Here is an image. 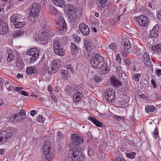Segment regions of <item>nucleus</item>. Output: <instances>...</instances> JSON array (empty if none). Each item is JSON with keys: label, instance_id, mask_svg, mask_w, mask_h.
Wrapping results in <instances>:
<instances>
[{"label": "nucleus", "instance_id": "nucleus-3", "mask_svg": "<svg viewBox=\"0 0 161 161\" xmlns=\"http://www.w3.org/2000/svg\"><path fill=\"white\" fill-rule=\"evenodd\" d=\"M91 64L94 68L101 69L104 65V59L102 56L97 54L92 58Z\"/></svg>", "mask_w": 161, "mask_h": 161}, {"label": "nucleus", "instance_id": "nucleus-31", "mask_svg": "<svg viewBox=\"0 0 161 161\" xmlns=\"http://www.w3.org/2000/svg\"><path fill=\"white\" fill-rule=\"evenodd\" d=\"M90 120L97 126L101 127L103 125L101 122L99 121L94 117L91 118Z\"/></svg>", "mask_w": 161, "mask_h": 161}, {"label": "nucleus", "instance_id": "nucleus-17", "mask_svg": "<svg viewBox=\"0 0 161 161\" xmlns=\"http://www.w3.org/2000/svg\"><path fill=\"white\" fill-rule=\"evenodd\" d=\"M49 35L48 33L45 31L43 33H42L41 34L39 35V37L41 41H46L48 39Z\"/></svg>", "mask_w": 161, "mask_h": 161}, {"label": "nucleus", "instance_id": "nucleus-39", "mask_svg": "<svg viewBox=\"0 0 161 161\" xmlns=\"http://www.w3.org/2000/svg\"><path fill=\"white\" fill-rule=\"evenodd\" d=\"M54 70H54V69L53 68V67L52 66L50 67H48L47 68V72L49 74L55 73L56 71Z\"/></svg>", "mask_w": 161, "mask_h": 161}, {"label": "nucleus", "instance_id": "nucleus-10", "mask_svg": "<svg viewBox=\"0 0 161 161\" xmlns=\"http://www.w3.org/2000/svg\"><path fill=\"white\" fill-rule=\"evenodd\" d=\"M71 140L72 142L75 145L81 144L84 142V140L81 137L77 136L76 134H75L72 135Z\"/></svg>", "mask_w": 161, "mask_h": 161}, {"label": "nucleus", "instance_id": "nucleus-13", "mask_svg": "<svg viewBox=\"0 0 161 161\" xmlns=\"http://www.w3.org/2000/svg\"><path fill=\"white\" fill-rule=\"evenodd\" d=\"M143 62L146 65L150 66L151 62L149 54L147 53H144L143 54Z\"/></svg>", "mask_w": 161, "mask_h": 161}, {"label": "nucleus", "instance_id": "nucleus-29", "mask_svg": "<svg viewBox=\"0 0 161 161\" xmlns=\"http://www.w3.org/2000/svg\"><path fill=\"white\" fill-rule=\"evenodd\" d=\"M71 51L72 53L76 54L78 52V47L74 43H71Z\"/></svg>", "mask_w": 161, "mask_h": 161}, {"label": "nucleus", "instance_id": "nucleus-27", "mask_svg": "<svg viewBox=\"0 0 161 161\" xmlns=\"http://www.w3.org/2000/svg\"><path fill=\"white\" fill-rule=\"evenodd\" d=\"M151 50L154 52H161V44H158L153 45L151 47Z\"/></svg>", "mask_w": 161, "mask_h": 161}, {"label": "nucleus", "instance_id": "nucleus-56", "mask_svg": "<svg viewBox=\"0 0 161 161\" xmlns=\"http://www.w3.org/2000/svg\"><path fill=\"white\" fill-rule=\"evenodd\" d=\"M151 83H152V84L153 85L154 88H155L156 87H157L156 84L154 80L153 79H152L151 80Z\"/></svg>", "mask_w": 161, "mask_h": 161}, {"label": "nucleus", "instance_id": "nucleus-15", "mask_svg": "<svg viewBox=\"0 0 161 161\" xmlns=\"http://www.w3.org/2000/svg\"><path fill=\"white\" fill-rule=\"evenodd\" d=\"M116 44L112 43L110 44L108 48H107V52L110 56L112 54L113 51L116 50Z\"/></svg>", "mask_w": 161, "mask_h": 161}, {"label": "nucleus", "instance_id": "nucleus-36", "mask_svg": "<svg viewBox=\"0 0 161 161\" xmlns=\"http://www.w3.org/2000/svg\"><path fill=\"white\" fill-rule=\"evenodd\" d=\"M72 89L74 91H81L82 89V87L79 85H74L72 86Z\"/></svg>", "mask_w": 161, "mask_h": 161}, {"label": "nucleus", "instance_id": "nucleus-14", "mask_svg": "<svg viewBox=\"0 0 161 161\" xmlns=\"http://www.w3.org/2000/svg\"><path fill=\"white\" fill-rule=\"evenodd\" d=\"M84 44L85 48L87 52H91L93 47L92 44L86 39L84 41Z\"/></svg>", "mask_w": 161, "mask_h": 161}, {"label": "nucleus", "instance_id": "nucleus-22", "mask_svg": "<svg viewBox=\"0 0 161 161\" xmlns=\"http://www.w3.org/2000/svg\"><path fill=\"white\" fill-rule=\"evenodd\" d=\"M60 61L59 60H54L53 61L51 66L56 72L60 66Z\"/></svg>", "mask_w": 161, "mask_h": 161}, {"label": "nucleus", "instance_id": "nucleus-34", "mask_svg": "<svg viewBox=\"0 0 161 161\" xmlns=\"http://www.w3.org/2000/svg\"><path fill=\"white\" fill-rule=\"evenodd\" d=\"M24 118L25 117H24L23 116H21L19 114H16L14 117V119L16 120V121L17 120L20 121L24 119Z\"/></svg>", "mask_w": 161, "mask_h": 161}, {"label": "nucleus", "instance_id": "nucleus-50", "mask_svg": "<svg viewBox=\"0 0 161 161\" xmlns=\"http://www.w3.org/2000/svg\"><path fill=\"white\" fill-rule=\"evenodd\" d=\"M14 119H14V117H11L8 118V120L11 123H14Z\"/></svg>", "mask_w": 161, "mask_h": 161}, {"label": "nucleus", "instance_id": "nucleus-64", "mask_svg": "<svg viewBox=\"0 0 161 161\" xmlns=\"http://www.w3.org/2000/svg\"><path fill=\"white\" fill-rule=\"evenodd\" d=\"M156 73L158 75H161V69H157L156 71Z\"/></svg>", "mask_w": 161, "mask_h": 161}, {"label": "nucleus", "instance_id": "nucleus-54", "mask_svg": "<svg viewBox=\"0 0 161 161\" xmlns=\"http://www.w3.org/2000/svg\"><path fill=\"white\" fill-rule=\"evenodd\" d=\"M20 93L21 94L25 96H28L29 95V94L28 93L24 91H20Z\"/></svg>", "mask_w": 161, "mask_h": 161}, {"label": "nucleus", "instance_id": "nucleus-11", "mask_svg": "<svg viewBox=\"0 0 161 161\" xmlns=\"http://www.w3.org/2000/svg\"><path fill=\"white\" fill-rule=\"evenodd\" d=\"M79 29L81 33L85 35H87L90 33L88 27L84 23H82L79 25Z\"/></svg>", "mask_w": 161, "mask_h": 161}, {"label": "nucleus", "instance_id": "nucleus-38", "mask_svg": "<svg viewBox=\"0 0 161 161\" xmlns=\"http://www.w3.org/2000/svg\"><path fill=\"white\" fill-rule=\"evenodd\" d=\"M23 33L21 32V31H17L14 32L13 35L14 37L15 38L18 37H19L23 35Z\"/></svg>", "mask_w": 161, "mask_h": 161}, {"label": "nucleus", "instance_id": "nucleus-42", "mask_svg": "<svg viewBox=\"0 0 161 161\" xmlns=\"http://www.w3.org/2000/svg\"><path fill=\"white\" fill-rule=\"evenodd\" d=\"M141 76V75L140 74H135L133 76V79L136 81H138L139 78Z\"/></svg>", "mask_w": 161, "mask_h": 161}, {"label": "nucleus", "instance_id": "nucleus-35", "mask_svg": "<svg viewBox=\"0 0 161 161\" xmlns=\"http://www.w3.org/2000/svg\"><path fill=\"white\" fill-rule=\"evenodd\" d=\"M109 68L108 65H105L102 69V72L103 74H107L108 73Z\"/></svg>", "mask_w": 161, "mask_h": 161}, {"label": "nucleus", "instance_id": "nucleus-32", "mask_svg": "<svg viewBox=\"0 0 161 161\" xmlns=\"http://www.w3.org/2000/svg\"><path fill=\"white\" fill-rule=\"evenodd\" d=\"M45 156L46 159L49 161H50L53 158V153L50 152L47 153H45Z\"/></svg>", "mask_w": 161, "mask_h": 161}, {"label": "nucleus", "instance_id": "nucleus-53", "mask_svg": "<svg viewBox=\"0 0 161 161\" xmlns=\"http://www.w3.org/2000/svg\"><path fill=\"white\" fill-rule=\"evenodd\" d=\"M37 111L36 110H32L30 114L32 116H33L34 115L36 114H37Z\"/></svg>", "mask_w": 161, "mask_h": 161}, {"label": "nucleus", "instance_id": "nucleus-2", "mask_svg": "<svg viewBox=\"0 0 161 161\" xmlns=\"http://www.w3.org/2000/svg\"><path fill=\"white\" fill-rule=\"evenodd\" d=\"M68 155L73 161H82L84 159L83 153L78 148L69 150Z\"/></svg>", "mask_w": 161, "mask_h": 161}, {"label": "nucleus", "instance_id": "nucleus-47", "mask_svg": "<svg viewBox=\"0 0 161 161\" xmlns=\"http://www.w3.org/2000/svg\"><path fill=\"white\" fill-rule=\"evenodd\" d=\"M115 161H126L124 158L120 157L116 158Z\"/></svg>", "mask_w": 161, "mask_h": 161}, {"label": "nucleus", "instance_id": "nucleus-51", "mask_svg": "<svg viewBox=\"0 0 161 161\" xmlns=\"http://www.w3.org/2000/svg\"><path fill=\"white\" fill-rule=\"evenodd\" d=\"M95 80L97 82H99L101 80V78L98 76H96L94 78Z\"/></svg>", "mask_w": 161, "mask_h": 161}, {"label": "nucleus", "instance_id": "nucleus-44", "mask_svg": "<svg viewBox=\"0 0 161 161\" xmlns=\"http://www.w3.org/2000/svg\"><path fill=\"white\" fill-rule=\"evenodd\" d=\"M67 70L69 71V72H71L72 73H73L74 70L71 64H68L67 66Z\"/></svg>", "mask_w": 161, "mask_h": 161}, {"label": "nucleus", "instance_id": "nucleus-52", "mask_svg": "<svg viewBox=\"0 0 161 161\" xmlns=\"http://www.w3.org/2000/svg\"><path fill=\"white\" fill-rule=\"evenodd\" d=\"M124 62L127 65H129L130 64V61L128 58L126 59L125 60Z\"/></svg>", "mask_w": 161, "mask_h": 161}, {"label": "nucleus", "instance_id": "nucleus-30", "mask_svg": "<svg viewBox=\"0 0 161 161\" xmlns=\"http://www.w3.org/2000/svg\"><path fill=\"white\" fill-rule=\"evenodd\" d=\"M51 144L50 142L48 140L45 141L44 142V145L42 147V150H43L44 152L46 150V148L51 149Z\"/></svg>", "mask_w": 161, "mask_h": 161}, {"label": "nucleus", "instance_id": "nucleus-58", "mask_svg": "<svg viewBox=\"0 0 161 161\" xmlns=\"http://www.w3.org/2000/svg\"><path fill=\"white\" fill-rule=\"evenodd\" d=\"M52 12L54 14L57 15L58 14V12L55 8H53V9Z\"/></svg>", "mask_w": 161, "mask_h": 161}, {"label": "nucleus", "instance_id": "nucleus-46", "mask_svg": "<svg viewBox=\"0 0 161 161\" xmlns=\"http://www.w3.org/2000/svg\"><path fill=\"white\" fill-rule=\"evenodd\" d=\"M70 15L71 17H69V18L72 21H75L77 20V16L76 15H75V14H74V17H73V15L72 16H71V14H70Z\"/></svg>", "mask_w": 161, "mask_h": 161}, {"label": "nucleus", "instance_id": "nucleus-23", "mask_svg": "<svg viewBox=\"0 0 161 161\" xmlns=\"http://www.w3.org/2000/svg\"><path fill=\"white\" fill-rule=\"evenodd\" d=\"M110 82L112 85L115 86H118L121 85V82L114 77L111 78L110 79Z\"/></svg>", "mask_w": 161, "mask_h": 161}, {"label": "nucleus", "instance_id": "nucleus-28", "mask_svg": "<svg viewBox=\"0 0 161 161\" xmlns=\"http://www.w3.org/2000/svg\"><path fill=\"white\" fill-rule=\"evenodd\" d=\"M69 71L68 70L62 69L61 70V73L62 75V77L65 80H67L69 76Z\"/></svg>", "mask_w": 161, "mask_h": 161}, {"label": "nucleus", "instance_id": "nucleus-20", "mask_svg": "<svg viewBox=\"0 0 161 161\" xmlns=\"http://www.w3.org/2000/svg\"><path fill=\"white\" fill-rule=\"evenodd\" d=\"M8 31V28L7 25H0V34L3 35L6 34Z\"/></svg>", "mask_w": 161, "mask_h": 161}, {"label": "nucleus", "instance_id": "nucleus-16", "mask_svg": "<svg viewBox=\"0 0 161 161\" xmlns=\"http://www.w3.org/2000/svg\"><path fill=\"white\" fill-rule=\"evenodd\" d=\"M107 0H98L97 2V8L99 10H102L105 7Z\"/></svg>", "mask_w": 161, "mask_h": 161}, {"label": "nucleus", "instance_id": "nucleus-43", "mask_svg": "<svg viewBox=\"0 0 161 161\" xmlns=\"http://www.w3.org/2000/svg\"><path fill=\"white\" fill-rule=\"evenodd\" d=\"M135 155L136 153L135 152H131L130 153H127L126 156L129 158H134Z\"/></svg>", "mask_w": 161, "mask_h": 161}, {"label": "nucleus", "instance_id": "nucleus-59", "mask_svg": "<svg viewBox=\"0 0 161 161\" xmlns=\"http://www.w3.org/2000/svg\"><path fill=\"white\" fill-rule=\"evenodd\" d=\"M7 90L9 91H11L14 89V87L11 85H10L7 88Z\"/></svg>", "mask_w": 161, "mask_h": 161}, {"label": "nucleus", "instance_id": "nucleus-24", "mask_svg": "<svg viewBox=\"0 0 161 161\" xmlns=\"http://www.w3.org/2000/svg\"><path fill=\"white\" fill-rule=\"evenodd\" d=\"M158 33L156 28L155 27H153V29L151 30L150 32V35H149V37H152L153 38H156L158 36Z\"/></svg>", "mask_w": 161, "mask_h": 161}, {"label": "nucleus", "instance_id": "nucleus-37", "mask_svg": "<svg viewBox=\"0 0 161 161\" xmlns=\"http://www.w3.org/2000/svg\"><path fill=\"white\" fill-rule=\"evenodd\" d=\"M155 108L150 106H147L145 107V111L147 113L150 112H153L155 110Z\"/></svg>", "mask_w": 161, "mask_h": 161}, {"label": "nucleus", "instance_id": "nucleus-18", "mask_svg": "<svg viewBox=\"0 0 161 161\" xmlns=\"http://www.w3.org/2000/svg\"><path fill=\"white\" fill-rule=\"evenodd\" d=\"M82 93L80 92H77L73 96V100L75 103L79 102L81 100V97L83 96Z\"/></svg>", "mask_w": 161, "mask_h": 161}, {"label": "nucleus", "instance_id": "nucleus-8", "mask_svg": "<svg viewBox=\"0 0 161 161\" xmlns=\"http://www.w3.org/2000/svg\"><path fill=\"white\" fill-rule=\"evenodd\" d=\"M115 97V92L112 88H108L105 90V97L108 101L112 102L114 100Z\"/></svg>", "mask_w": 161, "mask_h": 161}, {"label": "nucleus", "instance_id": "nucleus-4", "mask_svg": "<svg viewBox=\"0 0 161 161\" xmlns=\"http://www.w3.org/2000/svg\"><path fill=\"white\" fill-rule=\"evenodd\" d=\"M13 133L9 130H5L1 132L0 133V145L3 144L8 140L12 137L13 134L16 135V131L15 129H13Z\"/></svg>", "mask_w": 161, "mask_h": 161}, {"label": "nucleus", "instance_id": "nucleus-12", "mask_svg": "<svg viewBox=\"0 0 161 161\" xmlns=\"http://www.w3.org/2000/svg\"><path fill=\"white\" fill-rule=\"evenodd\" d=\"M138 23L139 25L142 26H145L148 23V19L144 15H140Z\"/></svg>", "mask_w": 161, "mask_h": 161}, {"label": "nucleus", "instance_id": "nucleus-6", "mask_svg": "<svg viewBox=\"0 0 161 161\" xmlns=\"http://www.w3.org/2000/svg\"><path fill=\"white\" fill-rule=\"evenodd\" d=\"M131 45L129 40L128 38L124 39L121 42V48L123 51L122 53L124 56H127L129 53V50Z\"/></svg>", "mask_w": 161, "mask_h": 161}, {"label": "nucleus", "instance_id": "nucleus-60", "mask_svg": "<svg viewBox=\"0 0 161 161\" xmlns=\"http://www.w3.org/2000/svg\"><path fill=\"white\" fill-rule=\"evenodd\" d=\"M11 82L10 80H7L5 83V86H7L8 85H11Z\"/></svg>", "mask_w": 161, "mask_h": 161}, {"label": "nucleus", "instance_id": "nucleus-63", "mask_svg": "<svg viewBox=\"0 0 161 161\" xmlns=\"http://www.w3.org/2000/svg\"><path fill=\"white\" fill-rule=\"evenodd\" d=\"M158 130H157V129H156L155 130H154V131L153 132V134L154 136H156V137L158 136Z\"/></svg>", "mask_w": 161, "mask_h": 161}, {"label": "nucleus", "instance_id": "nucleus-33", "mask_svg": "<svg viewBox=\"0 0 161 161\" xmlns=\"http://www.w3.org/2000/svg\"><path fill=\"white\" fill-rule=\"evenodd\" d=\"M25 21L19 22L18 23H15L14 25L16 28H21L25 25Z\"/></svg>", "mask_w": 161, "mask_h": 161}, {"label": "nucleus", "instance_id": "nucleus-9", "mask_svg": "<svg viewBox=\"0 0 161 161\" xmlns=\"http://www.w3.org/2000/svg\"><path fill=\"white\" fill-rule=\"evenodd\" d=\"M59 16V18L58 20L57 23L58 26L59 30L60 31H61L60 33H64L66 31V28L67 25L64 19L61 15H58V17Z\"/></svg>", "mask_w": 161, "mask_h": 161}, {"label": "nucleus", "instance_id": "nucleus-62", "mask_svg": "<svg viewBox=\"0 0 161 161\" xmlns=\"http://www.w3.org/2000/svg\"><path fill=\"white\" fill-rule=\"evenodd\" d=\"M46 151H45V152H44L43 150H42L43 153H49V152H50L51 151V149H49V148H46Z\"/></svg>", "mask_w": 161, "mask_h": 161}, {"label": "nucleus", "instance_id": "nucleus-45", "mask_svg": "<svg viewBox=\"0 0 161 161\" xmlns=\"http://www.w3.org/2000/svg\"><path fill=\"white\" fill-rule=\"evenodd\" d=\"M37 120L39 122L42 123L44 121V118L42 115H39L37 117Z\"/></svg>", "mask_w": 161, "mask_h": 161}, {"label": "nucleus", "instance_id": "nucleus-40", "mask_svg": "<svg viewBox=\"0 0 161 161\" xmlns=\"http://www.w3.org/2000/svg\"><path fill=\"white\" fill-rule=\"evenodd\" d=\"M74 7L71 4H68L67 6V9L69 12L74 11Z\"/></svg>", "mask_w": 161, "mask_h": 161}, {"label": "nucleus", "instance_id": "nucleus-48", "mask_svg": "<svg viewBox=\"0 0 161 161\" xmlns=\"http://www.w3.org/2000/svg\"><path fill=\"white\" fill-rule=\"evenodd\" d=\"M19 114L21 116H23L25 115L26 114L25 111L23 110H21L19 113Z\"/></svg>", "mask_w": 161, "mask_h": 161}, {"label": "nucleus", "instance_id": "nucleus-61", "mask_svg": "<svg viewBox=\"0 0 161 161\" xmlns=\"http://www.w3.org/2000/svg\"><path fill=\"white\" fill-rule=\"evenodd\" d=\"M157 16L158 18L161 20V10L158 11Z\"/></svg>", "mask_w": 161, "mask_h": 161}, {"label": "nucleus", "instance_id": "nucleus-1", "mask_svg": "<svg viewBox=\"0 0 161 161\" xmlns=\"http://www.w3.org/2000/svg\"><path fill=\"white\" fill-rule=\"evenodd\" d=\"M40 10V6L38 3H35L31 6L29 18L32 21H36L38 20V14Z\"/></svg>", "mask_w": 161, "mask_h": 161}, {"label": "nucleus", "instance_id": "nucleus-57", "mask_svg": "<svg viewBox=\"0 0 161 161\" xmlns=\"http://www.w3.org/2000/svg\"><path fill=\"white\" fill-rule=\"evenodd\" d=\"M22 89H23V88L22 87H16L15 88L14 91H16V92H19L20 91H21V90Z\"/></svg>", "mask_w": 161, "mask_h": 161}, {"label": "nucleus", "instance_id": "nucleus-21", "mask_svg": "<svg viewBox=\"0 0 161 161\" xmlns=\"http://www.w3.org/2000/svg\"><path fill=\"white\" fill-rule=\"evenodd\" d=\"M54 4L59 7L63 8L65 7V2L63 0H53Z\"/></svg>", "mask_w": 161, "mask_h": 161}, {"label": "nucleus", "instance_id": "nucleus-25", "mask_svg": "<svg viewBox=\"0 0 161 161\" xmlns=\"http://www.w3.org/2000/svg\"><path fill=\"white\" fill-rule=\"evenodd\" d=\"M26 71L28 74L31 75L33 73L36 74L37 72V69L33 67H29L27 68Z\"/></svg>", "mask_w": 161, "mask_h": 161}, {"label": "nucleus", "instance_id": "nucleus-55", "mask_svg": "<svg viewBox=\"0 0 161 161\" xmlns=\"http://www.w3.org/2000/svg\"><path fill=\"white\" fill-rule=\"evenodd\" d=\"M80 37L78 36H76L75 37V41L77 42H78L80 41Z\"/></svg>", "mask_w": 161, "mask_h": 161}, {"label": "nucleus", "instance_id": "nucleus-7", "mask_svg": "<svg viewBox=\"0 0 161 161\" xmlns=\"http://www.w3.org/2000/svg\"><path fill=\"white\" fill-rule=\"evenodd\" d=\"M39 51L36 48H31L29 51L28 54V58L30 60V62H34L39 56Z\"/></svg>", "mask_w": 161, "mask_h": 161}, {"label": "nucleus", "instance_id": "nucleus-41", "mask_svg": "<svg viewBox=\"0 0 161 161\" xmlns=\"http://www.w3.org/2000/svg\"><path fill=\"white\" fill-rule=\"evenodd\" d=\"M8 57L7 58V60L8 62H11L14 58V56L11 53H8Z\"/></svg>", "mask_w": 161, "mask_h": 161}, {"label": "nucleus", "instance_id": "nucleus-49", "mask_svg": "<svg viewBox=\"0 0 161 161\" xmlns=\"http://www.w3.org/2000/svg\"><path fill=\"white\" fill-rule=\"evenodd\" d=\"M114 117L115 119L119 120L121 119H124L123 117L118 116L116 115H114Z\"/></svg>", "mask_w": 161, "mask_h": 161}, {"label": "nucleus", "instance_id": "nucleus-26", "mask_svg": "<svg viewBox=\"0 0 161 161\" xmlns=\"http://www.w3.org/2000/svg\"><path fill=\"white\" fill-rule=\"evenodd\" d=\"M16 64V67L18 69H22L23 67V61L19 58H17Z\"/></svg>", "mask_w": 161, "mask_h": 161}, {"label": "nucleus", "instance_id": "nucleus-5", "mask_svg": "<svg viewBox=\"0 0 161 161\" xmlns=\"http://www.w3.org/2000/svg\"><path fill=\"white\" fill-rule=\"evenodd\" d=\"M53 49L55 53L60 56H63L64 54V49L61 42L55 38L53 40Z\"/></svg>", "mask_w": 161, "mask_h": 161}, {"label": "nucleus", "instance_id": "nucleus-19", "mask_svg": "<svg viewBox=\"0 0 161 161\" xmlns=\"http://www.w3.org/2000/svg\"><path fill=\"white\" fill-rule=\"evenodd\" d=\"M21 14H14L11 17L10 20L11 22L13 23V24L18 21V19L21 18Z\"/></svg>", "mask_w": 161, "mask_h": 161}]
</instances>
